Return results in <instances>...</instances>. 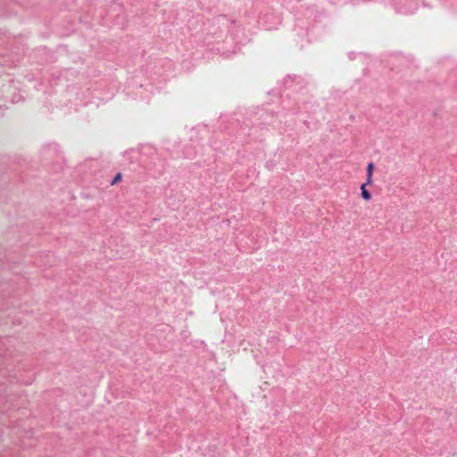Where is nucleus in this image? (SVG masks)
<instances>
[{"instance_id":"nucleus-1","label":"nucleus","mask_w":457,"mask_h":457,"mask_svg":"<svg viewBox=\"0 0 457 457\" xmlns=\"http://www.w3.org/2000/svg\"><path fill=\"white\" fill-rule=\"evenodd\" d=\"M367 185H368V184H366V183H364V184H362V185H361V197L363 198V200H365V201H370V198H371V195H370V192H369V191L367 190V188H366V186H367Z\"/></svg>"},{"instance_id":"nucleus-2","label":"nucleus","mask_w":457,"mask_h":457,"mask_svg":"<svg viewBox=\"0 0 457 457\" xmlns=\"http://www.w3.org/2000/svg\"><path fill=\"white\" fill-rule=\"evenodd\" d=\"M373 163H369L367 167V181L366 184H370L372 181Z\"/></svg>"}]
</instances>
